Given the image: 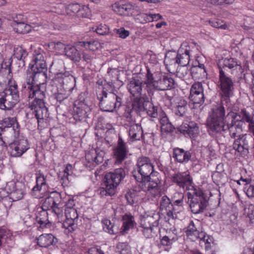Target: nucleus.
I'll list each match as a JSON object with an SVG mask.
<instances>
[{
    "mask_svg": "<svg viewBox=\"0 0 254 254\" xmlns=\"http://www.w3.org/2000/svg\"><path fill=\"white\" fill-rule=\"evenodd\" d=\"M102 223L103 229L105 232L112 235L116 233L114 230V226L110 220L104 219L103 220Z\"/></svg>",
    "mask_w": 254,
    "mask_h": 254,
    "instance_id": "50",
    "label": "nucleus"
},
{
    "mask_svg": "<svg viewBox=\"0 0 254 254\" xmlns=\"http://www.w3.org/2000/svg\"><path fill=\"white\" fill-rule=\"evenodd\" d=\"M219 81L221 90L225 95H228L233 87V83L232 79L227 76L225 71L221 68L219 71Z\"/></svg>",
    "mask_w": 254,
    "mask_h": 254,
    "instance_id": "23",
    "label": "nucleus"
},
{
    "mask_svg": "<svg viewBox=\"0 0 254 254\" xmlns=\"http://www.w3.org/2000/svg\"><path fill=\"white\" fill-rule=\"evenodd\" d=\"M140 225L142 228H152L158 225V219L153 215L145 214L141 216Z\"/></svg>",
    "mask_w": 254,
    "mask_h": 254,
    "instance_id": "34",
    "label": "nucleus"
},
{
    "mask_svg": "<svg viewBox=\"0 0 254 254\" xmlns=\"http://www.w3.org/2000/svg\"><path fill=\"white\" fill-rule=\"evenodd\" d=\"M190 100L194 104H200L204 101L203 88L201 82H195L190 90Z\"/></svg>",
    "mask_w": 254,
    "mask_h": 254,
    "instance_id": "16",
    "label": "nucleus"
},
{
    "mask_svg": "<svg viewBox=\"0 0 254 254\" xmlns=\"http://www.w3.org/2000/svg\"><path fill=\"white\" fill-rule=\"evenodd\" d=\"M53 84L57 87V92L55 98L59 102L66 99L71 94L73 90L72 77L69 72H59L56 74L53 79Z\"/></svg>",
    "mask_w": 254,
    "mask_h": 254,
    "instance_id": "5",
    "label": "nucleus"
},
{
    "mask_svg": "<svg viewBox=\"0 0 254 254\" xmlns=\"http://www.w3.org/2000/svg\"><path fill=\"white\" fill-rule=\"evenodd\" d=\"M188 203L191 212L194 214L202 212L208 204V199L206 195L199 189L191 190L187 192Z\"/></svg>",
    "mask_w": 254,
    "mask_h": 254,
    "instance_id": "9",
    "label": "nucleus"
},
{
    "mask_svg": "<svg viewBox=\"0 0 254 254\" xmlns=\"http://www.w3.org/2000/svg\"><path fill=\"white\" fill-rule=\"evenodd\" d=\"M89 9L85 6L80 5L77 3H71L65 7V11L67 15H76L78 17H86L88 16Z\"/></svg>",
    "mask_w": 254,
    "mask_h": 254,
    "instance_id": "17",
    "label": "nucleus"
},
{
    "mask_svg": "<svg viewBox=\"0 0 254 254\" xmlns=\"http://www.w3.org/2000/svg\"><path fill=\"white\" fill-rule=\"evenodd\" d=\"M116 33L119 35V37L122 39L126 38L129 35V31L126 30L123 27L116 29Z\"/></svg>",
    "mask_w": 254,
    "mask_h": 254,
    "instance_id": "59",
    "label": "nucleus"
},
{
    "mask_svg": "<svg viewBox=\"0 0 254 254\" xmlns=\"http://www.w3.org/2000/svg\"><path fill=\"white\" fill-rule=\"evenodd\" d=\"M27 53L21 47H17L14 50V56L18 60L24 59L27 55Z\"/></svg>",
    "mask_w": 254,
    "mask_h": 254,
    "instance_id": "53",
    "label": "nucleus"
},
{
    "mask_svg": "<svg viewBox=\"0 0 254 254\" xmlns=\"http://www.w3.org/2000/svg\"><path fill=\"white\" fill-rule=\"evenodd\" d=\"M125 197L128 202V203L130 205H133L134 203L136 202L137 200L135 197V193H131V192H127L125 196Z\"/></svg>",
    "mask_w": 254,
    "mask_h": 254,
    "instance_id": "61",
    "label": "nucleus"
},
{
    "mask_svg": "<svg viewBox=\"0 0 254 254\" xmlns=\"http://www.w3.org/2000/svg\"><path fill=\"white\" fill-rule=\"evenodd\" d=\"M178 130L186 137L195 139L199 134V129L197 124L190 122L188 124L183 125L178 128Z\"/></svg>",
    "mask_w": 254,
    "mask_h": 254,
    "instance_id": "18",
    "label": "nucleus"
},
{
    "mask_svg": "<svg viewBox=\"0 0 254 254\" xmlns=\"http://www.w3.org/2000/svg\"><path fill=\"white\" fill-rule=\"evenodd\" d=\"M71 175L63 174L61 179V183L64 187H68L71 181Z\"/></svg>",
    "mask_w": 254,
    "mask_h": 254,
    "instance_id": "60",
    "label": "nucleus"
},
{
    "mask_svg": "<svg viewBox=\"0 0 254 254\" xmlns=\"http://www.w3.org/2000/svg\"><path fill=\"white\" fill-rule=\"evenodd\" d=\"M1 68L0 70V73L5 72L6 73L8 74V75L10 77L9 79H12L11 78V69L10 67V64L8 63V64H7L6 62H3V63L1 64Z\"/></svg>",
    "mask_w": 254,
    "mask_h": 254,
    "instance_id": "58",
    "label": "nucleus"
},
{
    "mask_svg": "<svg viewBox=\"0 0 254 254\" xmlns=\"http://www.w3.org/2000/svg\"><path fill=\"white\" fill-rule=\"evenodd\" d=\"M172 180L180 188H182L188 192H190L191 190H194L196 188L193 186L192 179L187 172L175 174L173 176Z\"/></svg>",
    "mask_w": 254,
    "mask_h": 254,
    "instance_id": "12",
    "label": "nucleus"
},
{
    "mask_svg": "<svg viewBox=\"0 0 254 254\" xmlns=\"http://www.w3.org/2000/svg\"><path fill=\"white\" fill-rule=\"evenodd\" d=\"M117 248L120 254H131L130 248L126 243H119L117 245Z\"/></svg>",
    "mask_w": 254,
    "mask_h": 254,
    "instance_id": "55",
    "label": "nucleus"
},
{
    "mask_svg": "<svg viewBox=\"0 0 254 254\" xmlns=\"http://www.w3.org/2000/svg\"><path fill=\"white\" fill-rule=\"evenodd\" d=\"M198 51V46L195 43L182 44L177 53L178 65H187L189 64L190 57L196 55Z\"/></svg>",
    "mask_w": 254,
    "mask_h": 254,
    "instance_id": "10",
    "label": "nucleus"
},
{
    "mask_svg": "<svg viewBox=\"0 0 254 254\" xmlns=\"http://www.w3.org/2000/svg\"><path fill=\"white\" fill-rule=\"evenodd\" d=\"M197 240H199L200 246L204 248L206 251L210 250L211 244L213 242V238L203 232H200Z\"/></svg>",
    "mask_w": 254,
    "mask_h": 254,
    "instance_id": "38",
    "label": "nucleus"
},
{
    "mask_svg": "<svg viewBox=\"0 0 254 254\" xmlns=\"http://www.w3.org/2000/svg\"><path fill=\"white\" fill-rule=\"evenodd\" d=\"M122 232L126 233L129 229L133 228L134 221L133 217L130 214H126L123 217Z\"/></svg>",
    "mask_w": 254,
    "mask_h": 254,
    "instance_id": "41",
    "label": "nucleus"
},
{
    "mask_svg": "<svg viewBox=\"0 0 254 254\" xmlns=\"http://www.w3.org/2000/svg\"><path fill=\"white\" fill-rule=\"evenodd\" d=\"M210 25L216 28H221L225 29L227 25L222 20L219 19H212L208 21Z\"/></svg>",
    "mask_w": 254,
    "mask_h": 254,
    "instance_id": "52",
    "label": "nucleus"
},
{
    "mask_svg": "<svg viewBox=\"0 0 254 254\" xmlns=\"http://www.w3.org/2000/svg\"><path fill=\"white\" fill-rule=\"evenodd\" d=\"M79 44L81 46L84 47L91 51H94L98 49L99 43L96 41L85 42H80Z\"/></svg>",
    "mask_w": 254,
    "mask_h": 254,
    "instance_id": "49",
    "label": "nucleus"
},
{
    "mask_svg": "<svg viewBox=\"0 0 254 254\" xmlns=\"http://www.w3.org/2000/svg\"><path fill=\"white\" fill-rule=\"evenodd\" d=\"M191 74L194 80L204 79L207 78L206 71L203 64H198L191 68Z\"/></svg>",
    "mask_w": 254,
    "mask_h": 254,
    "instance_id": "32",
    "label": "nucleus"
},
{
    "mask_svg": "<svg viewBox=\"0 0 254 254\" xmlns=\"http://www.w3.org/2000/svg\"><path fill=\"white\" fill-rule=\"evenodd\" d=\"M109 86V85L106 84L99 87L97 94L100 101L99 106L101 109L105 112H112L121 106L122 99L120 96L113 92H107Z\"/></svg>",
    "mask_w": 254,
    "mask_h": 254,
    "instance_id": "6",
    "label": "nucleus"
},
{
    "mask_svg": "<svg viewBox=\"0 0 254 254\" xmlns=\"http://www.w3.org/2000/svg\"><path fill=\"white\" fill-rule=\"evenodd\" d=\"M19 101V93L16 82L9 79L4 95L0 98V109L10 110Z\"/></svg>",
    "mask_w": 254,
    "mask_h": 254,
    "instance_id": "7",
    "label": "nucleus"
},
{
    "mask_svg": "<svg viewBox=\"0 0 254 254\" xmlns=\"http://www.w3.org/2000/svg\"><path fill=\"white\" fill-rule=\"evenodd\" d=\"M160 210L163 214H166L169 219H174L176 214L174 210V205L171 203L170 199L166 196L162 197L160 205Z\"/></svg>",
    "mask_w": 254,
    "mask_h": 254,
    "instance_id": "20",
    "label": "nucleus"
},
{
    "mask_svg": "<svg viewBox=\"0 0 254 254\" xmlns=\"http://www.w3.org/2000/svg\"><path fill=\"white\" fill-rule=\"evenodd\" d=\"M155 73V75H154L150 69L147 68L144 84L146 85L148 92L153 89L166 90L173 86L174 81L173 78L163 76L158 80L157 75H160V74L158 72Z\"/></svg>",
    "mask_w": 254,
    "mask_h": 254,
    "instance_id": "8",
    "label": "nucleus"
},
{
    "mask_svg": "<svg viewBox=\"0 0 254 254\" xmlns=\"http://www.w3.org/2000/svg\"><path fill=\"white\" fill-rule=\"evenodd\" d=\"M241 116H242V120L247 122L251 121L253 119V117L245 110H242L241 112Z\"/></svg>",
    "mask_w": 254,
    "mask_h": 254,
    "instance_id": "63",
    "label": "nucleus"
},
{
    "mask_svg": "<svg viewBox=\"0 0 254 254\" xmlns=\"http://www.w3.org/2000/svg\"><path fill=\"white\" fill-rule=\"evenodd\" d=\"M144 112L152 118H156L158 116L157 107L148 100L146 104Z\"/></svg>",
    "mask_w": 254,
    "mask_h": 254,
    "instance_id": "45",
    "label": "nucleus"
},
{
    "mask_svg": "<svg viewBox=\"0 0 254 254\" xmlns=\"http://www.w3.org/2000/svg\"><path fill=\"white\" fill-rule=\"evenodd\" d=\"M59 194H57L56 196H49L47 197L43 202L41 208L47 211H51L54 212L58 218H60L63 215V210L59 206Z\"/></svg>",
    "mask_w": 254,
    "mask_h": 254,
    "instance_id": "13",
    "label": "nucleus"
},
{
    "mask_svg": "<svg viewBox=\"0 0 254 254\" xmlns=\"http://www.w3.org/2000/svg\"><path fill=\"white\" fill-rule=\"evenodd\" d=\"M112 9L116 13L123 16L131 14L134 6L130 3H124L123 1L116 2L112 5Z\"/></svg>",
    "mask_w": 254,
    "mask_h": 254,
    "instance_id": "21",
    "label": "nucleus"
},
{
    "mask_svg": "<svg viewBox=\"0 0 254 254\" xmlns=\"http://www.w3.org/2000/svg\"><path fill=\"white\" fill-rule=\"evenodd\" d=\"M9 147L11 156L19 157L30 149V146L28 140L22 138L14 140L9 144Z\"/></svg>",
    "mask_w": 254,
    "mask_h": 254,
    "instance_id": "11",
    "label": "nucleus"
},
{
    "mask_svg": "<svg viewBox=\"0 0 254 254\" xmlns=\"http://www.w3.org/2000/svg\"><path fill=\"white\" fill-rule=\"evenodd\" d=\"M128 152L126 143L121 138L118 140V145L114 150V155L116 159V163H120L125 158Z\"/></svg>",
    "mask_w": 254,
    "mask_h": 254,
    "instance_id": "24",
    "label": "nucleus"
},
{
    "mask_svg": "<svg viewBox=\"0 0 254 254\" xmlns=\"http://www.w3.org/2000/svg\"><path fill=\"white\" fill-rule=\"evenodd\" d=\"M36 240L38 245L44 248L55 245L57 242V239L51 234H43Z\"/></svg>",
    "mask_w": 254,
    "mask_h": 254,
    "instance_id": "30",
    "label": "nucleus"
},
{
    "mask_svg": "<svg viewBox=\"0 0 254 254\" xmlns=\"http://www.w3.org/2000/svg\"><path fill=\"white\" fill-rule=\"evenodd\" d=\"M142 83L143 81L140 77H132L127 84L128 91L133 96L140 95L142 89Z\"/></svg>",
    "mask_w": 254,
    "mask_h": 254,
    "instance_id": "22",
    "label": "nucleus"
},
{
    "mask_svg": "<svg viewBox=\"0 0 254 254\" xmlns=\"http://www.w3.org/2000/svg\"><path fill=\"white\" fill-rule=\"evenodd\" d=\"M143 131L140 125L134 124L130 126L128 132L129 140L134 141L140 140Z\"/></svg>",
    "mask_w": 254,
    "mask_h": 254,
    "instance_id": "35",
    "label": "nucleus"
},
{
    "mask_svg": "<svg viewBox=\"0 0 254 254\" xmlns=\"http://www.w3.org/2000/svg\"><path fill=\"white\" fill-rule=\"evenodd\" d=\"M172 105L173 112L178 116L183 117L187 112V101L182 98H176Z\"/></svg>",
    "mask_w": 254,
    "mask_h": 254,
    "instance_id": "26",
    "label": "nucleus"
},
{
    "mask_svg": "<svg viewBox=\"0 0 254 254\" xmlns=\"http://www.w3.org/2000/svg\"><path fill=\"white\" fill-rule=\"evenodd\" d=\"M164 63L168 70L170 72H173L178 65L177 53L175 52H168L165 56Z\"/></svg>",
    "mask_w": 254,
    "mask_h": 254,
    "instance_id": "29",
    "label": "nucleus"
},
{
    "mask_svg": "<svg viewBox=\"0 0 254 254\" xmlns=\"http://www.w3.org/2000/svg\"><path fill=\"white\" fill-rule=\"evenodd\" d=\"M160 123L162 131L170 132L173 131L174 127L164 112H162L160 114Z\"/></svg>",
    "mask_w": 254,
    "mask_h": 254,
    "instance_id": "39",
    "label": "nucleus"
},
{
    "mask_svg": "<svg viewBox=\"0 0 254 254\" xmlns=\"http://www.w3.org/2000/svg\"><path fill=\"white\" fill-rule=\"evenodd\" d=\"M6 188L10 191L11 197L13 201L22 199L25 194L26 188L22 182L10 181L7 183Z\"/></svg>",
    "mask_w": 254,
    "mask_h": 254,
    "instance_id": "14",
    "label": "nucleus"
},
{
    "mask_svg": "<svg viewBox=\"0 0 254 254\" xmlns=\"http://www.w3.org/2000/svg\"><path fill=\"white\" fill-rule=\"evenodd\" d=\"M146 96H142L135 98L132 103V109L137 113H143L145 110V104L148 100Z\"/></svg>",
    "mask_w": 254,
    "mask_h": 254,
    "instance_id": "33",
    "label": "nucleus"
},
{
    "mask_svg": "<svg viewBox=\"0 0 254 254\" xmlns=\"http://www.w3.org/2000/svg\"><path fill=\"white\" fill-rule=\"evenodd\" d=\"M137 170L141 178L133 175L135 179L139 182L138 186L146 192L151 199L157 198L161 194V180L157 177L150 176L154 171V166L148 157L142 156L138 158Z\"/></svg>",
    "mask_w": 254,
    "mask_h": 254,
    "instance_id": "2",
    "label": "nucleus"
},
{
    "mask_svg": "<svg viewBox=\"0 0 254 254\" xmlns=\"http://www.w3.org/2000/svg\"><path fill=\"white\" fill-rule=\"evenodd\" d=\"M29 67L33 72L28 74L29 79H27L26 82L22 84V91L28 98L29 108L39 123L48 116V109L44 101L46 84L44 83L35 84L34 82L36 76L44 75L43 73H41L47 67L43 54L41 53H35Z\"/></svg>",
    "mask_w": 254,
    "mask_h": 254,
    "instance_id": "1",
    "label": "nucleus"
},
{
    "mask_svg": "<svg viewBox=\"0 0 254 254\" xmlns=\"http://www.w3.org/2000/svg\"><path fill=\"white\" fill-rule=\"evenodd\" d=\"M109 30V28L107 25L101 24L95 28V31L97 34L103 35L108 33Z\"/></svg>",
    "mask_w": 254,
    "mask_h": 254,
    "instance_id": "57",
    "label": "nucleus"
},
{
    "mask_svg": "<svg viewBox=\"0 0 254 254\" xmlns=\"http://www.w3.org/2000/svg\"><path fill=\"white\" fill-rule=\"evenodd\" d=\"M212 111V113L207 118L206 123L209 133L214 135L229 128L231 137L234 138L236 137L237 132L235 130L238 127V125L236 124L237 121L233 120L230 127L225 125L224 121L225 114L224 107L219 105L213 108Z\"/></svg>",
    "mask_w": 254,
    "mask_h": 254,
    "instance_id": "3",
    "label": "nucleus"
},
{
    "mask_svg": "<svg viewBox=\"0 0 254 254\" xmlns=\"http://www.w3.org/2000/svg\"><path fill=\"white\" fill-rule=\"evenodd\" d=\"M82 58L83 60L87 63H90L94 58L93 53H88L87 52H83Z\"/></svg>",
    "mask_w": 254,
    "mask_h": 254,
    "instance_id": "64",
    "label": "nucleus"
},
{
    "mask_svg": "<svg viewBox=\"0 0 254 254\" xmlns=\"http://www.w3.org/2000/svg\"><path fill=\"white\" fill-rule=\"evenodd\" d=\"M243 214L249 219L252 223L254 224V205L248 203L244 205Z\"/></svg>",
    "mask_w": 254,
    "mask_h": 254,
    "instance_id": "44",
    "label": "nucleus"
},
{
    "mask_svg": "<svg viewBox=\"0 0 254 254\" xmlns=\"http://www.w3.org/2000/svg\"><path fill=\"white\" fill-rule=\"evenodd\" d=\"M237 65V62L236 59L233 58H225L219 61L218 66L219 70L220 69H223L224 71L226 67H228L229 69H232Z\"/></svg>",
    "mask_w": 254,
    "mask_h": 254,
    "instance_id": "42",
    "label": "nucleus"
},
{
    "mask_svg": "<svg viewBox=\"0 0 254 254\" xmlns=\"http://www.w3.org/2000/svg\"><path fill=\"white\" fill-rule=\"evenodd\" d=\"M65 216L66 220L63 223V227L68 232H72L77 227V210L75 208L65 209Z\"/></svg>",
    "mask_w": 254,
    "mask_h": 254,
    "instance_id": "15",
    "label": "nucleus"
},
{
    "mask_svg": "<svg viewBox=\"0 0 254 254\" xmlns=\"http://www.w3.org/2000/svg\"><path fill=\"white\" fill-rule=\"evenodd\" d=\"M175 238L168 237L167 236H165L161 239V244L164 246H170L173 243L175 242Z\"/></svg>",
    "mask_w": 254,
    "mask_h": 254,
    "instance_id": "56",
    "label": "nucleus"
},
{
    "mask_svg": "<svg viewBox=\"0 0 254 254\" xmlns=\"http://www.w3.org/2000/svg\"><path fill=\"white\" fill-rule=\"evenodd\" d=\"M185 232L188 238L192 241H196L200 234V232L197 229L192 221H190L189 225L186 228Z\"/></svg>",
    "mask_w": 254,
    "mask_h": 254,
    "instance_id": "37",
    "label": "nucleus"
},
{
    "mask_svg": "<svg viewBox=\"0 0 254 254\" xmlns=\"http://www.w3.org/2000/svg\"><path fill=\"white\" fill-rule=\"evenodd\" d=\"M239 180H241L245 187L244 188V191L249 197H254V186L249 185L251 180L249 178H244L241 177Z\"/></svg>",
    "mask_w": 254,
    "mask_h": 254,
    "instance_id": "43",
    "label": "nucleus"
},
{
    "mask_svg": "<svg viewBox=\"0 0 254 254\" xmlns=\"http://www.w3.org/2000/svg\"><path fill=\"white\" fill-rule=\"evenodd\" d=\"M173 157L179 163H186L190 160L191 154L189 151L176 147L173 149Z\"/></svg>",
    "mask_w": 254,
    "mask_h": 254,
    "instance_id": "27",
    "label": "nucleus"
},
{
    "mask_svg": "<svg viewBox=\"0 0 254 254\" xmlns=\"http://www.w3.org/2000/svg\"><path fill=\"white\" fill-rule=\"evenodd\" d=\"M36 222L40 224V227H48L50 224L48 219V213L47 210L40 208L36 213Z\"/></svg>",
    "mask_w": 254,
    "mask_h": 254,
    "instance_id": "36",
    "label": "nucleus"
},
{
    "mask_svg": "<svg viewBox=\"0 0 254 254\" xmlns=\"http://www.w3.org/2000/svg\"><path fill=\"white\" fill-rule=\"evenodd\" d=\"M51 46L58 53L64 54L66 51L67 45H65L61 42H52Z\"/></svg>",
    "mask_w": 254,
    "mask_h": 254,
    "instance_id": "51",
    "label": "nucleus"
},
{
    "mask_svg": "<svg viewBox=\"0 0 254 254\" xmlns=\"http://www.w3.org/2000/svg\"><path fill=\"white\" fill-rule=\"evenodd\" d=\"M14 21L17 23V32L20 33H26L31 30V26L29 25L25 24L24 22H18L17 20L14 19Z\"/></svg>",
    "mask_w": 254,
    "mask_h": 254,
    "instance_id": "47",
    "label": "nucleus"
},
{
    "mask_svg": "<svg viewBox=\"0 0 254 254\" xmlns=\"http://www.w3.org/2000/svg\"><path fill=\"white\" fill-rule=\"evenodd\" d=\"M51 69L57 70V72L55 73V75L59 72L64 73L65 72H64V64L63 61L61 60H54L51 65Z\"/></svg>",
    "mask_w": 254,
    "mask_h": 254,
    "instance_id": "46",
    "label": "nucleus"
},
{
    "mask_svg": "<svg viewBox=\"0 0 254 254\" xmlns=\"http://www.w3.org/2000/svg\"><path fill=\"white\" fill-rule=\"evenodd\" d=\"M154 227L142 228V233L146 238H150L153 236V230Z\"/></svg>",
    "mask_w": 254,
    "mask_h": 254,
    "instance_id": "62",
    "label": "nucleus"
},
{
    "mask_svg": "<svg viewBox=\"0 0 254 254\" xmlns=\"http://www.w3.org/2000/svg\"><path fill=\"white\" fill-rule=\"evenodd\" d=\"M46 179L43 173L40 171L36 174V185L34 187L32 190V195L35 197H41L40 191L43 188H46Z\"/></svg>",
    "mask_w": 254,
    "mask_h": 254,
    "instance_id": "28",
    "label": "nucleus"
},
{
    "mask_svg": "<svg viewBox=\"0 0 254 254\" xmlns=\"http://www.w3.org/2000/svg\"><path fill=\"white\" fill-rule=\"evenodd\" d=\"M125 176V172L122 168L106 174L104 177L103 187L98 189L97 193L102 197L114 195L116 192L117 187Z\"/></svg>",
    "mask_w": 254,
    "mask_h": 254,
    "instance_id": "4",
    "label": "nucleus"
},
{
    "mask_svg": "<svg viewBox=\"0 0 254 254\" xmlns=\"http://www.w3.org/2000/svg\"><path fill=\"white\" fill-rule=\"evenodd\" d=\"M13 131L15 136L18 135L19 133V125L17 122L16 118L7 117L3 119L1 123L0 129H2V131L6 128H10Z\"/></svg>",
    "mask_w": 254,
    "mask_h": 254,
    "instance_id": "25",
    "label": "nucleus"
},
{
    "mask_svg": "<svg viewBox=\"0 0 254 254\" xmlns=\"http://www.w3.org/2000/svg\"><path fill=\"white\" fill-rule=\"evenodd\" d=\"M104 152L92 149L85 154V159L89 163L99 164L103 161Z\"/></svg>",
    "mask_w": 254,
    "mask_h": 254,
    "instance_id": "31",
    "label": "nucleus"
},
{
    "mask_svg": "<svg viewBox=\"0 0 254 254\" xmlns=\"http://www.w3.org/2000/svg\"><path fill=\"white\" fill-rule=\"evenodd\" d=\"M91 112L90 106L85 100L78 102L74 109L73 117L76 121H81L88 117Z\"/></svg>",
    "mask_w": 254,
    "mask_h": 254,
    "instance_id": "19",
    "label": "nucleus"
},
{
    "mask_svg": "<svg viewBox=\"0 0 254 254\" xmlns=\"http://www.w3.org/2000/svg\"><path fill=\"white\" fill-rule=\"evenodd\" d=\"M136 20L141 24H145L148 22H151L150 13H140L137 15Z\"/></svg>",
    "mask_w": 254,
    "mask_h": 254,
    "instance_id": "54",
    "label": "nucleus"
},
{
    "mask_svg": "<svg viewBox=\"0 0 254 254\" xmlns=\"http://www.w3.org/2000/svg\"><path fill=\"white\" fill-rule=\"evenodd\" d=\"M64 54L75 62H79L81 60V56L78 50L73 46L67 45Z\"/></svg>",
    "mask_w": 254,
    "mask_h": 254,
    "instance_id": "40",
    "label": "nucleus"
},
{
    "mask_svg": "<svg viewBox=\"0 0 254 254\" xmlns=\"http://www.w3.org/2000/svg\"><path fill=\"white\" fill-rule=\"evenodd\" d=\"M176 71V76L180 78H185L189 73V69L187 65H178Z\"/></svg>",
    "mask_w": 254,
    "mask_h": 254,
    "instance_id": "48",
    "label": "nucleus"
}]
</instances>
